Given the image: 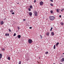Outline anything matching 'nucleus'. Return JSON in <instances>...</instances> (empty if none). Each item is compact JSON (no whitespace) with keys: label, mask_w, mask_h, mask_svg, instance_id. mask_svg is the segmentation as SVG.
<instances>
[{"label":"nucleus","mask_w":64,"mask_h":64,"mask_svg":"<svg viewBox=\"0 0 64 64\" xmlns=\"http://www.w3.org/2000/svg\"><path fill=\"white\" fill-rule=\"evenodd\" d=\"M49 19L51 21H53L55 19V17L53 16H50L49 17Z\"/></svg>","instance_id":"obj_1"},{"label":"nucleus","mask_w":64,"mask_h":64,"mask_svg":"<svg viewBox=\"0 0 64 64\" xmlns=\"http://www.w3.org/2000/svg\"><path fill=\"white\" fill-rule=\"evenodd\" d=\"M34 14L35 16H37L38 15V12L36 10H34Z\"/></svg>","instance_id":"obj_2"},{"label":"nucleus","mask_w":64,"mask_h":64,"mask_svg":"<svg viewBox=\"0 0 64 64\" xmlns=\"http://www.w3.org/2000/svg\"><path fill=\"white\" fill-rule=\"evenodd\" d=\"M32 40L31 39H29L28 40V42L30 44L32 43Z\"/></svg>","instance_id":"obj_3"},{"label":"nucleus","mask_w":64,"mask_h":64,"mask_svg":"<svg viewBox=\"0 0 64 64\" xmlns=\"http://www.w3.org/2000/svg\"><path fill=\"white\" fill-rule=\"evenodd\" d=\"M44 3V2H43L42 1H41L40 2V6H42V5H43Z\"/></svg>","instance_id":"obj_4"},{"label":"nucleus","mask_w":64,"mask_h":64,"mask_svg":"<svg viewBox=\"0 0 64 64\" xmlns=\"http://www.w3.org/2000/svg\"><path fill=\"white\" fill-rule=\"evenodd\" d=\"M29 15L30 16H31L32 15V13L31 12H29Z\"/></svg>","instance_id":"obj_5"},{"label":"nucleus","mask_w":64,"mask_h":64,"mask_svg":"<svg viewBox=\"0 0 64 64\" xmlns=\"http://www.w3.org/2000/svg\"><path fill=\"white\" fill-rule=\"evenodd\" d=\"M4 24V22L3 21H0V25H3Z\"/></svg>","instance_id":"obj_6"},{"label":"nucleus","mask_w":64,"mask_h":64,"mask_svg":"<svg viewBox=\"0 0 64 64\" xmlns=\"http://www.w3.org/2000/svg\"><path fill=\"white\" fill-rule=\"evenodd\" d=\"M60 61L61 62H64V58H62L61 60Z\"/></svg>","instance_id":"obj_7"},{"label":"nucleus","mask_w":64,"mask_h":64,"mask_svg":"<svg viewBox=\"0 0 64 64\" xmlns=\"http://www.w3.org/2000/svg\"><path fill=\"white\" fill-rule=\"evenodd\" d=\"M17 37L18 38H19V39H20V38H21V35H18L17 36Z\"/></svg>","instance_id":"obj_8"},{"label":"nucleus","mask_w":64,"mask_h":64,"mask_svg":"<svg viewBox=\"0 0 64 64\" xmlns=\"http://www.w3.org/2000/svg\"><path fill=\"white\" fill-rule=\"evenodd\" d=\"M5 36H9V34L6 33L5 34Z\"/></svg>","instance_id":"obj_9"},{"label":"nucleus","mask_w":64,"mask_h":64,"mask_svg":"<svg viewBox=\"0 0 64 64\" xmlns=\"http://www.w3.org/2000/svg\"><path fill=\"white\" fill-rule=\"evenodd\" d=\"M54 35V32H52L51 33V35L52 36H53V35Z\"/></svg>","instance_id":"obj_10"},{"label":"nucleus","mask_w":64,"mask_h":64,"mask_svg":"<svg viewBox=\"0 0 64 64\" xmlns=\"http://www.w3.org/2000/svg\"><path fill=\"white\" fill-rule=\"evenodd\" d=\"M46 35L47 36H49V32H48L46 34Z\"/></svg>","instance_id":"obj_11"},{"label":"nucleus","mask_w":64,"mask_h":64,"mask_svg":"<svg viewBox=\"0 0 64 64\" xmlns=\"http://www.w3.org/2000/svg\"><path fill=\"white\" fill-rule=\"evenodd\" d=\"M60 25H62V26L63 25H64V23L63 22H61L60 23Z\"/></svg>","instance_id":"obj_12"},{"label":"nucleus","mask_w":64,"mask_h":64,"mask_svg":"<svg viewBox=\"0 0 64 64\" xmlns=\"http://www.w3.org/2000/svg\"><path fill=\"white\" fill-rule=\"evenodd\" d=\"M30 9H32L33 7L32 6V5H30Z\"/></svg>","instance_id":"obj_13"},{"label":"nucleus","mask_w":64,"mask_h":64,"mask_svg":"<svg viewBox=\"0 0 64 64\" xmlns=\"http://www.w3.org/2000/svg\"><path fill=\"white\" fill-rule=\"evenodd\" d=\"M8 60H10V57L8 56Z\"/></svg>","instance_id":"obj_14"},{"label":"nucleus","mask_w":64,"mask_h":64,"mask_svg":"<svg viewBox=\"0 0 64 64\" xmlns=\"http://www.w3.org/2000/svg\"><path fill=\"white\" fill-rule=\"evenodd\" d=\"M0 58H2V54L0 53Z\"/></svg>","instance_id":"obj_15"},{"label":"nucleus","mask_w":64,"mask_h":64,"mask_svg":"<svg viewBox=\"0 0 64 64\" xmlns=\"http://www.w3.org/2000/svg\"><path fill=\"white\" fill-rule=\"evenodd\" d=\"M59 43L58 42H57L56 44V46H58V45H59Z\"/></svg>","instance_id":"obj_16"},{"label":"nucleus","mask_w":64,"mask_h":64,"mask_svg":"<svg viewBox=\"0 0 64 64\" xmlns=\"http://www.w3.org/2000/svg\"><path fill=\"white\" fill-rule=\"evenodd\" d=\"M64 10V8H62L61 10V12H63V11Z\"/></svg>","instance_id":"obj_17"},{"label":"nucleus","mask_w":64,"mask_h":64,"mask_svg":"<svg viewBox=\"0 0 64 64\" xmlns=\"http://www.w3.org/2000/svg\"><path fill=\"white\" fill-rule=\"evenodd\" d=\"M50 12L51 14H52V13H53V12L52 10H50Z\"/></svg>","instance_id":"obj_18"},{"label":"nucleus","mask_w":64,"mask_h":64,"mask_svg":"<svg viewBox=\"0 0 64 64\" xmlns=\"http://www.w3.org/2000/svg\"><path fill=\"white\" fill-rule=\"evenodd\" d=\"M55 46H56L55 45H54V49H55V48H56Z\"/></svg>","instance_id":"obj_19"},{"label":"nucleus","mask_w":64,"mask_h":64,"mask_svg":"<svg viewBox=\"0 0 64 64\" xmlns=\"http://www.w3.org/2000/svg\"><path fill=\"white\" fill-rule=\"evenodd\" d=\"M56 12H59V9H57L56 10Z\"/></svg>","instance_id":"obj_20"},{"label":"nucleus","mask_w":64,"mask_h":64,"mask_svg":"<svg viewBox=\"0 0 64 64\" xmlns=\"http://www.w3.org/2000/svg\"><path fill=\"white\" fill-rule=\"evenodd\" d=\"M48 52H46L45 53L46 54H48Z\"/></svg>","instance_id":"obj_21"},{"label":"nucleus","mask_w":64,"mask_h":64,"mask_svg":"<svg viewBox=\"0 0 64 64\" xmlns=\"http://www.w3.org/2000/svg\"><path fill=\"white\" fill-rule=\"evenodd\" d=\"M53 29V28L52 27L51 28L50 30V31H52V30Z\"/></svg>","instance_id":"obj_22"},{"label":"nucleus","mask_w":64,"mask_h":64,"mask_svg":"<svg viewBox=\"0 0 64 64\" xmlns=\"http://www.w3.org/2000/svg\"><path fill=\"white\" fill-rule=\"evenodd\" d=\"M50 5L51 6H53V4H51Z\"/></svg>","instance_id":"obj_23"},{"label":"nucleus","mask_w":64,"mask_h":64,"mask_svg":"<svg viewBox=\"0 0 64 64\" xmlns=\"http://www.w3.org/2000/svg\"><path fill=\"white\" fill-rule=\"evenodd\" d=\"M28 11H31V10L30 9V8H28Z\"/></svg>","instance_id":"obj_24"},{"label":"nucleus","mask_w":64,"mask_h":64,"mask_svg":"<svg viewBox=\"0 0 64 64\" xmlns=\"http://www.w3.org/2000/svg\"><path fill=\"white\" fill-rule=\"evenodd\" d=\"M2 51H5V49L4 48H3L2 49Z\"/></svg>","instance_id":"obj_25"},{"label":"nucleus","mask_w":64,"mask_h":64,"mask_svg":"<svg viewBox=\"0 0 64 64\" xmlns=\"http://www.w3.org/2000/svg\"><path fill=\"white\" fill-rule=\"evenodd\" d=\"M14 36H16V34L15 33L14 35Z\"/></svg>","instance_id":"obj_26"},{"label":"nucleus","mask_w":64,"mask_h":64,"mask_svg":"<svg viewBox=\"0 0 64 64\" xmlns=\"http://www.w3.org/2000/svg\"><path fill=\"white\" fill-rule=\"evenodd\" d=\"M21 61H20L18 62V64H21Z\"/></svg>","instance_id":"obj_27"},{"label":"nucleus","mask_w":64,"mask_h":64,"mask_svg":"<svg viewBox=\"0 0 64 64\" xmlns=\"http://www.w3.org/2000/svg\"><path fill=\"white\" fill-rule=\"evenodd\" d=\"M10 12H13V10H10Z\"/></svg>","instance_id":"obj_28"},{"label":"nucleus","mask_w":64,"mask_h":64,"mask_svg":"<svg viewBox=\"0 0 64 64\" xmlns=\"http://www.w3.org/2000/svg\"><path fill=\"white\" fill-rule=\"evenodd\" d=\"M8 30L10 32H11V30L9 29Z\"/></svg>","instance_id":"obj_29"},{"label":"nucleus","mask_w":64,"mask_h":64,"mask_svg":"<svg viewBox=\"0 0 64 64\" xmlns=\"http://www.w3.org/2000/svg\"><path fill=\"white\" fill-rule=\"evenodd\" d=\"M36 0H34V3H36Z\"/></svg>","instance_id":"obj_30"},{"label":"nucleus","mask_w":64,"mask_h":64,"mask_svg":"<svg viewBox=\"0 0 64 64\" xmlns=\"http://www.w3.org/2000/svg\"><path fill=\"white\" fill-rule=\"evenodd\" d=\"M40 37L41 38V39H42V36H41V35H40Z\"/></svg>","instance_id":"obj_31"},{"label":"nucleus","mask_w":64,"mask_h":64,"mask_svg":"<svg viewBox=\"0 0 64 64\" xmlns=\"http://www.w3.org/2000/svg\"><path fill=\"white\" fill-rule=\"evenodd\" d=\"M18 30H19L20 29V28L19 27H18Z\"/></svg>","instance_id":"obj_32"},{"label":"nucleus","mask_w":64,"mask_h":64,"mask_svg":"<svg viewBox=\"0 0 64 64\" xmlns=\"http://www.w3.org/2000/svg\"><path fill=\"white\" fill-rule=\"evenodd\" d=\"M50 1H51L52 2H53V0H50Z\"/></svg>","instance_id":"obj_33"},{"label":"nucleus","mask_w":64,"mask_h":64,"mask_svg":"<svg viewBox=\"0 0 64 64\" xmlns=\"http://www.w3.org/2000/svg\"><path fill=\"white\" fill-rule=\"evenodd\" d=\"M12 14H14V12H13L12 13Z\"/></svg>","instance_id":"obj_34"},{"label":"nucleus","mask_w":64,"mask_h":64,"mask_svg":"<svg viewBox=\"0 0 64 64\" xmlns=\"http://www.w3.org/2000/svg\"><path fill=\"white\" fill-rule=\"evenodd\" d=\"M59 17H60V18H61V16L60 15L59 16Z\"/></svg>","instance_id":"obj_35"},{"label":"nucleus","mask_w":64,"mask_h":64,"mask_svg":"<svg viewBox=\"0 0 64 64\" xmlns=\"http://www.w3.org/2000/svg\"><path fill=\"white\" fill-rule=\"evenodd\" d=\"M30 29H32V27H30L29 28Z\"/></svg>","instance_id":"obj_36"},{"label":"nucleus","mask_w":64,"mask_h":64,"mask_svg":"<svg viewBox=\"0 0 64 64\" xmlns=\"http://www.w3.org/2000/svg\"><path fill=\"white\" fill-rule=\"evenodd\" d=\"M23 21H26V19H24L23 20Z\"/></svg>","instance_id":"obj_37"},{"label":"nucleus","mask_w":64,"mask_h":64,"mask_svg":"<svg viewBox=\"0 0 64 64\" xmlns=\"http://www.w3.org/2000/svg\"><path fill=\"white\" fill-rule=\"evenodd\" d=\"M4 20H6V18H5L4 19Z\"/></svg>","instance_id":"obj_38"},{"label":"nucleus","mask_w":64,"mask_h":64,"mask_svg":"<svg viewBox=\"0 0 64 64\" xmlns=\"http://www.w3.org/2000/svg\"><path fill=\"white\" fill-rule=\"evenodd\" d=\"M39 58L40 59V57H39Z\"/></svg>","instance_id":"obj_39"},{"label":"nucleus","mask_w":64,"mask_h":64,"mask_svg":"<svg viewBox=\"0 0 64 64\" xmlns=\"http://www.w3.org/2000/svg\"><path fill=\"white\" fill-rule=\"evenodd\" d=\"M17 4H19V3H17Z\"/></svg>","instance_id":"obj_40"},{"label":"nucleus","mask_w":64,"mask_h":64,"mask_svg":"<svg viewBox=\"0 0 64 64\" xmlns=\"http://www.w3.org/2000/svg\"><path fill=\"white\" fill-rule=\"evenodd\" d=\"M1 58V57H0V60H1V58Z\"/></svg>","instance_id":"obj_41"},{"label":"nucleus","mask_w":64,"mask_h":64,"mask_svg":"<svg viewBox=\"0 0 64 64\" xmlns=\"http://www.w3.org/2000/svg\"><path fill=\"white\" fill-rule=\"evenodd\" d=\"M60 64H62L60 63Z\"/></svg>","instance_id":"obj_42"},{"label":"nucleus","mask_w":64,"mask_h":64,"mask_svg":"<svg viewBox=\"0 0 64 64\" xmlns=\"http://www.w3.org/2000/svg\"><path fill=\"white\" fill-rule=\"evenodd\" d=\"M63 54H64V53H63Z\"/></svg>","instance_id":"obj_43"},{"label":"nucleus","mask_w":64,"mask_h":64,"mask_svg":"<svg viewBox=\"0 0 64 64\" xmlns=\"http://www.w3.org/2000/svg\"><path fill=\"white\" fill-rule=\"evenodd\" d=\"M16 38H17V37H16Z\"/></svg>","instance_id":"obj_44"}]
</instances>
